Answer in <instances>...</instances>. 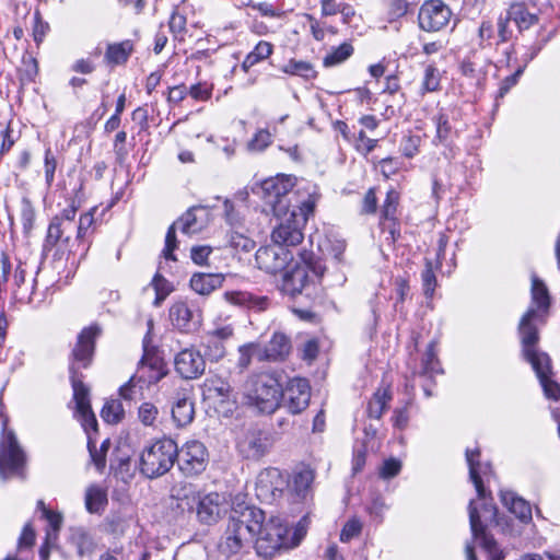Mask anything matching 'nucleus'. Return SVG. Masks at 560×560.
Here are the masks:
<instances>
[{"label":"nucleus","mask_w":560,"mask_h":560,"mask_svg":"<svg viewBox=\"0 0 560 560\" xmlns=\"http://www.w3.org/2000/svg\"><path fill=\"white\" fill-rule=\"evenodd\" d=\"M195 415L194 404L186 399H178L172 408V418L177 427H185L189 424Z\"/></svg>","instance_id":"38"},{"label":"nucleus","mask_w":560,"mask_h":560,"mask_svg":"<svg viewBox=\"0 0 560 560\" xmlns=\"http://www.w3.org/2000/svg\"><path fill=\"white\" fill-rule=\"evenodd\" d=\"M530 296V307L547 317L550 307V295L546 284L536 275L532 276Z\"/></svg>","instance_id":"31"},{"label":"nucleus","mask_w":560,"mask_h":560,"mask_svg":"<svg viewBox=\"0 0 560 560\" xmlns=\"http://www.w3.org/2000/svg\"><path fill=\"white\" fill-rule=\"evenodd\" d=\"M202 346L205 348V357L210 361L217 362L221 360L226 353L224 342L217 340L208 335L203 337Z\"/></svg>","instance_id":"46"},{"label":"nucleus","mask_w":560,"mask_h":560,"mask_svg":"<svg viewBox=\"0 0 560 560\" xmlns=\"http://www.w3.org/2000/svg\"><path fill=\"white\" fill-rule=\"evenodd\" d=\"M138 373L139 380L143 378L149 384L158 383L165 375L162 360L148 353L142 357Z\"/></svg>","instance_id":"28"},{"label":"nucleus","mask_w":560,"mask_h":560,"mask_svg":"<svg viewBox=\"0 0 560 560\" xmlns=\"http://www.w3.org/2000/svg\"><path fill=\"white\" fill-rule=\"evenodd\" d=\"M300 258L301 262L295 264L290 269H284L281 281L278 284L279 290L291 298L301 294L310 282L313 281L310 272H312L313 277L319 279L326 270L323 261L312 252H301Z\"/></svg>","instance_id":"4"},{"label":"nucleus","mask_w":560,"mask_h":560,"mask_svg":"<svg viewBox=\"0 0 560 560\" xmlns=\"http://www.w3.org/2000/svg\"><path fill=\"white\" fill-rule=\"evenodd\" d=\"M508 10L509 18H512L520 32H524L538 23V15L529 12L523 2L512 3Z\"/></svg>","instance_id":"34"},{"label":"nucleus","mask_w":560,"mask_h":560,"mask_svg":"<svg viewBox=\"0 0 560 560\" xmlns=\"http://www.w3.org/2000/svg\"><path fill=\"white\" fill-rule=\"evenodd\" d=\"M292 258V254L287 248L277 244L273 246L260 247L255 255L258 268L268 273L283 271Z\"/></svg>","instance_id":"15"},{"label":"nucleus","mask_w":560,"mask_h":560,"mask_svg":"<svg viewBox=\"0 0 560 560\" xmlns=\"http://www.w3.org/2000/svg\"><path fill=\"white\" fill-rule=\"evenodd\" d=\"M36 534L31 523H26L18 540L20 552L31 549L35 544Z\"/></svg>","instance_id":"57"},{"label":"nucleus","mask_w":560,"mask_h":560,"mask_svg":"<svg viewBox=\"0 0 560 560\" xmlns=\"http://www.w3.org/2000/svg\"><path fill=\"white\" fill-rule=\"evenodd\" d=\"M530 365L539 378L546 397L557 400L560 397V385L550 377L551 361L549 355H541L537 361L530 362Z\"/></svg>","instance_id":"22"},{"label":"nucleus","mask_w":560,"mask_h":560,"mask_svg":"<svg viewBox=\"0 0 560 560\" xmlns=\"http://www.w3.org/2000/svg\"><path fill=\"white\" fill-rule=\"evenodd\" d=\"M205 209L199 206L189 208L175 223L184 234H195L203 229V222L199 220L198 212H203Z\"/></svg>","instance_id":"35"},{"label":"nucleus","mask_w":560,"mask_h":560,"mask_svg":"<svg viewBox=\"0 0 560 560\" xmlns=\"http://www.w3.org/2000/svg\"><path fill=\"white\" fill-rule=\"evenodd\" d=\"M260 343L258 342H248L238 347V360L237 368L242 371L246 370L250 363L252 359L256 358L260 361Z\"/></svg>","instance_id":"44"},{"label":"nucleus","mask_w":560,"mask_h":560,"mask_svg":"<svg viewBox=\"0 0 560 560\" xmlns=\"http://www.w3.org/2000/svg\"><path fill=\"white\" fill-rule=\"evenodd\" d=\"M362 530V523L358 518L349 520L342 527L340 533V540L348 542L352 538L359 536Z\"/></svg>","instance_id":"60"},{"label":"nucleus","mask_w":560,"mask_h":560,"mask_svg":"<svg viewBox=\"0 0 560 560\" xmlns=\"http://www.w3.org/2000/svg\"><path fill=\"white\" fill-rule=\"evenodd\" d=\"M255 528H258L257 522L250 523L246 510L238 516H231L218 542L219 552L226 558L237 555L253 540Z\"/></svg>","instance_id":"7"},{"label":"nucleus","mask_w":560,"mask_h":560,"mask_svg":"<svg viewBox=\"0 0 560 560\" xmlns=\"http://www.w3.org/2000/svg\"><path fill=\"white\" fill-rule=\"evenodd\" d=\"M224 299L233 305L255 313L265 312L270 306V299L267 295H258L247 291L225 292Z\"/></svg>","instance_id":"21"},{"label":"nucleus","mask_w":560,"mask_h":560,"mask_svg":"<svg viewBox=\"0 0 560 560\" xmlns=\"http://www.w3.org/2000/svg\"><path fill=\"white\" fill-rule=\"evenodd\" d=\"M315 472L310 467H302L294 471L290 488L293 493L301 500H306L312 494V485Z\"/></svg>","instance_id":"29"},{"label":"nucleus","mask_w":560,"mask_h":560,"mask_svg":"<svg viewBox=\"0 0 560 560\" xmlns=\"http://www.w3.org/2000/svg\"><path fill=\"white\" fill-rule=\"evenodd\" d=\"M133 52V43L130 39L108 44L104 59L110 66L124 65Z\"/></svg>","instance_id":"33"},{"label":"nucleus","mask_w":560,"mask_h":560,"mask_svg":"<svg viewBox=\"0 0 560 560\" xmlns=\"http://www.w3.org/2000/svg\"><path fill=\"white\" fill-rule=\"evenodd\" d=\"M311 400V386L306 378L293 377L281 388L280 406L290 413L298 415L305 410Z\"/></svg>","instance_id":"12"},{"label":"nucleus","mask_w":560,"mask_h":560,"mask_svg":"<svg viewBox=\"0 0 560 560\" xmlns=\"http://www.w3.org/2000/svg\"><path fill=\"white\" fill-rule=\"evenodd\" d=\"M547 317L534 307H529L521 317L517 326L523 358L528 362L537 361L541 355H548L539 351L540 327L546 323Z\"/></svg>","instance_id":"8"},{"label":"nucleus","mask_w":560,"mask_h":560,"mask_svg":"<svg viewBox=\"0 0 560 560\" xmlns=\"http://www.w3.org/2000/svg\"><path fill=\"white\" fill-rule=\"evenodd\" d=\"M284 73L300 75L306 80L314 79L317 72L311 62L290 59L282 68Z\"/></svg>","instance_id":"41"},{"label":"nucleus","mask_w":560,"mask_h":560,"mask_svg":"<svg viewBox=\"0 0 560 560\" xmlns=\"http://www.w3.org/2000/svg\"><path fill=\"white\" fill-rule=\"evenodd\" d=\"M171 495L177 501V508L183 511L194 512L199 494L194 485L188 482H179L171 490Z\"/></svg>","instance_id":"30"},{"label":"nucleus","mask_w":560,"mask_h":560,"mask_svg":"<svg viewBox=\"0 0 560 560\" xmlns=\"http://www.w3.org/2000/svg\"><path fill=\"white\" fill-rule=\"evenodd\" d=\"M158 415L159 409L152 402L141 404L138 410L139 419L144 425H152L156 420Z\"/></svg>","instance_id":"59"},{"label":"nucleus","mask_w":560,"mask_h":560,"mask_svg":"<svg viewBox=\"0 0 560 560\" xmlns=\"http://www.w3.org/2000/svg\"><path fill=\"white\" fill-rule=\"evenodd\" d=\"M72 541L81 557L91 553L94 549V541L91 535L83 528H78L73 532Z\"/></svg>","instance_id":"47"},{"label":"nucleus","mask_w":560,"mask_h":560,"mask_svg":"<svg viewBox=\"0 0 560 560\" xmlns=\"http://www.w3.org/2000/svg\"><path fill=\"white\" fill-rule=\"evenodd\" d=\"M224 277L220 273L196 272L191 276L189 285L192 291L200 295H209L222 287Z\"/></svg>","instance_id":"27"},{"label":"nucleus","mask_w":560,"mask_h":560,"mask_svg":"<svg viewBox=\"0 0 560 560\" xmlns=\"http://www.w3.org/2000/svg\"><path fill=\"white\" fill-rule=\"evenodd\" d=\"M399 202V194L395 189H390L386 194V199L382 209V215L385 220L395 219L397 206Z\"/></svg>","instance_id":"53"},{"label":"nucleus","mask_w":560,"mask_h":560,"mask_svg":"<svg viewBox=\"0 0 560 560\" xmlns=\"http://www.w3.org/2000/svg\"><path fill=\"white\" fill-rule=\"evenodd\" d=\"M452 10L441 0H429L421 5L418 22L421 30L438 32L450 22Z\"/></svg>","instance_id":"13"},{"label":"nucleus","mask_w":560,"mask_h":560,"mask_svg":"<svg viewBox=\"0 0 560 560\" xmlns=\"http://www.w3.org/2000/svg\"><path fill=\"white\" fill-rule=\"evenodd\" d=\"M178 446L172 439L164 438L143 448L139 459L140 471L147 478L154 479L173 467Z\"/></svg>","instance_id":"5"},{"label":"nucleus","mask_w":560,"mask_h":560,"mask_svg":"<svg viewBox=\"0 0 560 560\" xmlns=\"http://www.w3.org/2000/svg\"><path fill=\"white\" fill-rule=\"evenodd\" d=\"M74 231L75 225H68L66 223L51 220L43 245L44 252L51 250L58 243L69 244L72 235L75 234Z\"/></svg>","instance_id":"25"},{"label":"nucleus","mask_w":560,"mask_h":560,"mask_svg":"<svg viewBox=\"0 0 560 560\" xmlns=\"http://www.w3.org/2000/svg\"><path fill=\"white\" fill-rule=\"evenodd\" d=\"M124 416L125 410L118 399L106 400L101 410L102 419L108 424H117L122 420Z\"/></svg>","instance_id":"42"},{"label":"nucleus","mask_w":560,"mask_h":560,"mask_svg":"<svg viewBox=\"0 0 560 560\" xmlns=\"http://www.w3.org/2000/svg\"><path fill=\"white\" fill-rule=\"evenodd\" d=\"M94 222L93 212H86L80 215L79 222H75V241L81 243L85 240L92 224Z\"/></svg>","instance_id":"54"},{"label":"nucleus","mask_w":560,"mask_h":560,"mask_svg":"<svg viewBox=\"0 0 560 560\" xmlns=\"http://www.w3.org/2000/svg\"><path fill=\"white\" fill-rule=\"evenodd\" d=\"M401 462L397 458H388L384 460L380 468V477L383 479H392L396 477L401 470Z\"/></svg>","instance_id":"61"},{"label":"nucleus","mask_w":560,"mask_h":560,"mask_svg":"<svg viewBox=\"0 0 560 560\" xmlns=\"http://www.w3.org/2000/svg\"><path fill=\"white\" fill-rule=\"evenodd\" d=\"M314 205L312 202H305L300 208V211L292 210L290 215L284 219L271 234L275 244L281 247L296 246L303 238V226L307 220V214L312 213Z\"/></svg>","instance_id":"9"},{"label":"nucleus","mask_w":560,"mask_h":560,"mask_svg":"<svg viewBox=\"0 0 560 560\" xmlns=\"http://www.w3.org/2000/svg\"><path fill=\"white\" fill-rule=\"evenodd\" d=\"M436 138L445 147L452 143V125L444 115H440L436 119Z\"/></svg>","instance_id":"52"},{"label":"nucleus","mask_w":560,"mask_h":560,"mask_svg":"<svg viewBox=\"0 0 560 560\" xmlns=\"http://www.w3.org/2000/svg\"><path fill=\"white\" fill-rule=\"evenodd\" d=\"M126 140H127V132L121 130L118 131L115 136L113 148L115 153V159L118 164H124L127 156H128V150L126 149Z\"/></svg>","instance_id":"55"},{"label":"nucleus","mask_w":560,"mask_h":560,"mask_svg":"<svg viewBox=\"0 0 560 560\" xmlns=\"http://www.w3.org/2000/svg\"><path fill=\"white\" fill-rule=\"evenodd\" d=\"M21 220L25 233H30L34 226L35 209L31 200L24 197L21 201Z\"/></svg>","instance_id":"51"},{"label":"nucleus","mask_w":560,"mask_h":560,"mask_svg":"<svg viewBox=\"0 0 560 560\" xmlns=\"http://www.w3.org/2000/svg\"><path fill=\"white\" fill-rule=\"evenodd\" d=\"M170 319L172 325L182 332L197 330L202 322V312L194 303L177 301L170 307Z\"/></svg>","instance_id":"14"},{"label":"nucleus","mask_w":560,"mask_h":560,"mask_svg":"<svg viewBox=\"0 0 560 560\" xmlns=\"http://www.w3.org/2000/svg\"><path fill=\"white\" fill-rule=\"evenodd\" d=\"M25 464V455L13 432L4 434L0 441V476L7 480L20 475Z\"/></svg>","instance_id":"11"},{"label":"nucleus","mask_w":560,"mask_h":560,"mask_svg":"<svg viewBox=\"0 0 560 560\" xmlns=\"http://www.w3.org/2000/svg\"><path fill=\"white\" fill-rule=\"evenodd\" d=\"M501 503L515 515L523 524L532 522V506L528 501L517 495L512 490H500L499 493Z\"/></svg>","instance_id":"23"},{"label":"nucleus","mask_w":560,"mask_h":560,"mask_svg":"<svg viewBox=\"0 0 560 560\" xmlns=\"http://www.w3.org/2000/svg\"><path fill=\"white\" fill-rule=\"evenodd\" d=\"M353 51V46L350 43L345 42L338 47H334L331 51L325 56L323 65L325 67H334L342 63L352 56Z\"/></svg>","instance_id":"43"},{"label":"nucleus","mask_w":560,"mask_h":560,"mask_svg":"<svg viewBox=\"0 0 560 560\" xmlns=\"http://www.w3.org/2000/svg\"><path fill=\"white\" fill-rule=\"evenodd\" d=\"M246 515L250 517V523L257 522L258 528L254 529V537L256 536L255 549L259 557L269 560L282 550L298 545V541L289 537V526L282 518L275 516L265 521V513L256 508H247Z\"/></svg>","instance_id":"3"},{"label":"nucleus","mask_w":560,"mask_h":560,"mask_svg":"<svg viewBox=\"0 0 560 560\" xmlns=\"http://www.w3.org/2000/svg\"><path fill=\"white\" fill-rule=\"evenodd\" d=\"M260 362H282L291 353V338L282 331H275L267 345H260Z\"/></svg>","instance_id":"20"},{"label":"nucleus","mask_w":560,"mask_h":560,"mask_svg":"<svg viewBox=\"0 0 560 560\" xmlns=\"http://www.w3.org/2000/svg\"><path fill=\"white\" fill-rule=\"evenodd\" d=\"M88 450L90 453L91 460L94 464L95 468L100 472H103V470L106 467V453L96 448L95 442L93 441L92 436H89L88 439Z\"/></svg>","instance_id":"58"},{"label":"nucleus","mask_w":560,"mask_h":560,"mask_svg":"<svg viewBox=\"0 0 560 560\" xmlns=\"http://www.w3.org/2000/svg\"><path fill=\"white\" fill-rule=\"evenodd\" d=\"M223 207L225 220L231 225V232L229 233L230 246L244 253L252 252L256 244L244 233V226L242 225L241 218L234 211V205L229 199H225Z\"/></svg>","instance_id":"16"},{"label":"nucleus","mask_w":560,"mask_h":560,"mask_svg":"<svg viewBox=\"0 0 560 560\" xmlns=\"http://www.w3.org/2000/svg\"><path fill=\"white\" fill-rule=\"evenodd\" d=\"M294 177L277 176L262 183V190L266 194L267 202L273 207L275 212L280 211L287 205L284 203L287 195L294 186Z\"/></svg>","instance_id":"18"},{"label":"nucleus","mask_w":560,"mask_h":560,"mask_svg":"<svg viewBox=\"0 0 560 560\" xmlns=\"http://www.w3.org/2000/svg\"><path fill=\"white\" fill-rule=\"evenodd\" d=\"M245 395L260 412L272 413L280 407L281 385L272 375H254L246 382Z\"/></svg>","instance_id":"6"},{"label":"nucleus","mask_w":560,"mask_h":560,"mask_svg":"<svg viewBox=\"0 0 560 560\" xmlns=\"http://www.w3.org/2000/svg\"><path fill=\"white\" fill-rule=\"evenodd\" d=\"M421 280L424 295L431 299L436 287V277L429 260L425 261V267L421 272Z\"/></svg>","instance_id":"49"},{"label":"nucleus","mask_w":560,"mask_h":560,"mask_svg":"<svg viewBox=\"0 0 560 560\" xmlns=\"http://www.w3.org/2000/svg\"><path fill=\"white\" fill-rule=\"evenodd\" d=\"M479 448L466 450V462L469 469V478L477 491V499L470 500L468 504L469 525L472 538L488 553L489 560H504L506 555L500 548L497 540L487 532L490 524L500 525L503 517L498 514V509L486 499L483 477L490 470L489 465L481 464Z\"/></svg>","instance_id":"1"},{"label":"nucleus","mask_w":560,"mask_h":560,"mask_svg":"<svg viewBox=\"0 0 560 560\" xmlns=\"http://www.w3.org/2000/svg\"><path fill=\"white\" fill-rule=\"evenodd\" d=\"M109 468L115 477L127 481L133 476L132 463L129 454L117 447L112 453Z\"/></svg>","instance_id":"32"},{"label":"nucleus","mask_w":560,"mask_h":560,"mask_svg":"<svg viewBox=\"0 0 560 560\" xmlns=\"http://www.w3.org/2000/svg\"><path fill=\"white\" fill-rule=\"evenodd\" d=\"M188 94L196 101L205 102L212 95V88L203 82H199L189 88Z\"/></svg>","instance_id":"64"},{"label":"nucleus","mask_w":560,"mask_h":560,"mask_svg":"<svg viewBox=\"0 0 560 560\" xmlns=\"http://www.w3.org/2000/svg\"><path fill=\"white\" fill-rule=\"evenodd\" d=\"M56 168H57L56 158H55L54 153L51 152V150L47 149L45 151V156H44V171H45V180H46V184L48 187H50L54 183Z\"/></svg>","instance_id":"62"},{"label":"nucleus","mask_w":560,"mask_h":560,"mask_svg":"<svg viewBox=\"0 0 560 560\" xmlns=\"http://www.w3.org/2000/svg\"><path fill=\"white\" fill-rule=\"evenodd\" d=\"M438 343L435 340H431L425 350L421 353L419 362L415 361L410 365L413 376H418L424 381L433 380L435 375L443 373L441 363L438 359Z\"/></svg>","instance_id":"19"},{"label":"nucleus","mask_w":560,"mask_h":560,"mask_svg":"<svg viewBox=\"0 0 560 560\" xmlns=\"http://www.w3.org/2000/svg\"><path fill=\"white\" fill-rule=\"evenodd\" d=\"M390 399L392 395L387 388H378L368 402L369 417L381 419Z\"/></svg>","instance_id":"37"},{"label":"nucleus","mask_w":560,"mask_h":560,"mask_svg":"<svg viewBox=\"0 0 560 560\" xmlns=\"http://www.w3.org/2000/svg\"><path fill=\"white\" fill-rule=\"evenodd\" d=\"M176 229H178V225L174 222L166 232L163 256L167 260H176V257L173 254V252L177 248Z\"/></svg>","instance_id":"56"},{"label":"nucleus","mask_w":560,"mask_h":560,"mask_svg":"<svg viewBox=\"0 0 560 560\" xmlns=\"http://www.w3.org/2000/svg\"><path fill=\"white\" fill-rule=\"evenodd\" d=\"M177 466L186 477L203 472L209 463V453L205 444L197 440L187 441L176 455Z\"/></svg>","instance_id":"10"},{"label":"nucleus","mask_w":560,"mask_h":560,"mask_svg":"<svg viewBox=\"0 0 560 560\" xmlns=\"http://www.w3.org/2000/svg\"><path fill=\"white\" fill-rule=\"evenodd\" d=\"M272 143V135L268 129H259L248 142L250 151L261 152Z\"/></svg>","instance_id":"48"},{"label":"nucleus","mask_w":560,"mask_h":560,"mask_svg":"<svg viewBox=\"0 0 560 560\" xmlns=\"http://www.w3.org/2000/svg\"><path fill=\"white\" fill-rule=\"evenodd\" d=\"M196 514L198 520L203 524L215 523L221 513V495L219 493H209L198 497L196 505Z\"/></svg>","instance_id":"24"},{"label":"nucleus","mask_w":560,"mask_h":560,"mask_svg":"<svg viewBox=\"0 0 560 560\" xmlns=\"http://www.w3.org/2000/svg\"><path fill=\"white\" fill-rule=\"evenodd\" d=\"M100 335L101 328L97 325L82 329L69 358L70 382L75 401L74 416L81 422L88 438L91 436L90 430L97 431V420L91 407L90 390L83 383V374L80 370L91 365L95 340Z\"/></svg>","instance_id":"2"},{"label":"nucleus","mask_w":560,"mask_h":560,"mask_svg":"<svg viewBox=\"0 0 560 560\" xmlns=\"http://www.w3.org/2000/svg\"><path fill=\"white\" fill-rule=\"evenodd\" d=\"M107 503L106 494L96 487H91L85 493V508L90 513H100Z\"/></svg>","instance_id":"45"},{"label":"nucleus","mask_w":560,"mask_h":560,"mask_svg":"<svg viewBox=\"0 0 560 560\" xmlns=\"http://www.w3.org/2000/svg\"><path fill=\"white\" fill-rule=\"evenodd\" d=\"M462 73L464 77L469 79V85L470 86H479L483 80V74L480 70V68H477V65L475 61L471 60H465L462 63Z\"/></svg>","instance_id":"50"},{"label":"nucleus","mask_w":560,"mask_h":560,"mask_svg":"<svg viewBox=\"0 0 560 560\" xmlns=\"http://www.w3.org/2000/svg\"><path fill=\"white\" fill-rule=\"evenodd\" d=\"M174 364L176 372L186 380L199 377L206 369L203 355L194 348H187L177 353Z\"/></svg>","instance_id":"17"},{"label":"nucleus","mask_w":560,"mask_h":560,"mask_svg":"<svg viewBox=\"0 0 560 560\" xmlns=\"http://www.w3.org/2000/svg\"><path fill=\"white\" fill-rule=\"evenodd\" d=\"M272 480H279L280 483H283V481L281 480V475L278 469H270L265 472H261L258 476L256 486L257 490L260 491L259 494L270 492L272 499L281 497L282 489L279 488L278 486L273 487L271 485Z\"/></svg>","instance_id":"36"},{"label":"nucleus","mask_w":560,"mask_h":560,"mask_svg":"<svg viewBox=\"0 0 560 560\" xmlns=\"http://www.w3.org/2000/svg\"><path fill=\"white\" fill-rule=\"evenodd\" d=\"M271 446L270 440L261 432H252L240 443L242 452L246 457L259 459L269 451Z\"/></svg>","instance_id":"26"},{"label":"nucleus","mask_w":560,"mask_h":560,"mask_svg":"<svg viewBox=\"0 0 560 560\" xmlns=\"http://www.w3.org/2000/svg\"><path fill=\"white\" fill-rule=\"evenodd\" d=\"M273 51V46L271 43L266 40H260L255 48L245 57L242 68L247 71L249 68L254 67L256 63L267 59Z\"/></svg>","instance_id":"39"},{"label":"nucleus","mask_w":560,"mask_h":560,"mask_svg":"<svg viewBox=\"0 0 560 560\" xmlns=\"http://www.w3.org/2000/svg\"><path fill=\"white\" fill-rule=\"evenodd\" d=\"M26 264L20 262L14 271V284L16 287V290L14 291L15 296L23 302L26 303H33L34 301V284H32V290L28 292V290L23 288V284L25 283V276H26Z\"/></svg>","instance_id":"40"},{"label":"nucleus","mask_w":560,"mask_h":560,"mask_svg":"<svg viewBox=\"0 0 560 560\" xmlns=\"http://www.w3.org/2000/svg\"><path fill=\"white\" fill-rule=\"evenodd\" d=\"M209 392L213 393L215 397L222 401L229 399L232 393L230 384L223 380H211L209 385Z\"/></svg>","instance_id":"63"}]
</instances>
